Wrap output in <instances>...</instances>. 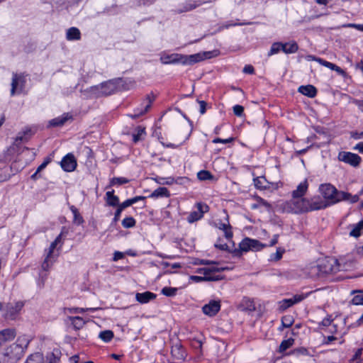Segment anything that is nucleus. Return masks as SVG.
Returning a JSON list of instances; mask_svg holds the SVG:
<instances>
[{
	"label": "nucleus",
	"mask_w": 363,
	"mask_h": 363,
	"mask_svg": "<svg viewBox=\"0 0 363 363\" xmlns=\"http://www.w3.org/2000/svg\"><path fill=\"white\" fill-rule=\"evenodd\" d=\"M32 339L30 335H18L16 342L6 347L1 353L0 363H16L23 356Z\"/></svg>",
	"instance_id": "1"
},
{
	"label": "nucleus",
	"mask_w": 363,
	"mask_h": 363,
	"mask_svg": "<svg viewBox=\"0 0 363 363\" xmlns=\"http://www.w3.org/2000/svg\"><path fill=\"white\" fill-rule=\"evenodd\" d=\"M318 191L323 197V200L328 206L335 204L342 201L354 203L358 201L359 196L352 195L350 193L338 191L333 185L325 183L319 186Z\"/></svg>",
	"instance_id": "2"
},
{
	"label": "nucleus",
	"mask_w": 363,
	"mask_h": 363,
	"mask_svg": "<svg viewBox=\"0 0 363 363\" xmlns=\"http://www.w3.org/2000/svg\"><path fill=\"white\" fill-rule=\"evenodd\" d=\"M25 305L23 301H14L7 303H0V311L4 318L16 320Z\"/></svg>",
	"instance_id": "3"
},
{
	"label": "nucleus",
	"mask_w": 363,
	"mask_h": 363,
	"mask_svg": "<svg viewBox=\"0 0 363 363\" xmlns=\"http://www.w3.org/2000/svg\"><path fill=\"white\" fill-rule=\"evenodd\" d=\"M322 277L339 271V263L334 257H324L318 259Z\"/></svg>",
	"instance_id": "4"
},
{
	"label": "nucleus",
	"mask_w": 363,
	"mask_h": 363,
	"mask_svg": "<svg viewBox=\"0 0 363 363\" xmlns=\"http://www.w3.org/2000/svg\"><path fill=\"white\" fill-rule=\"evenodd\" d=\"M26 83V76L23 73H13L11 83V96L23 92Z\"/></svg>",
	"instance_id": "5"
},
{
	"label": "nucleus",
	"mask_w": 363,
	"mask_h": 363,
	"mask_svg": "<svg viewBox=\"0 0 363 363\" xmlns=\"http://www.w3.org/2000/svg\"><path fill=\"white\" fill-rule=\"evenodd\" d=\"M116 86L112 81H108L104 83H101L99 85L92 86L91 91L93 95L96 97H100L102 96H108L115 92Z\"/></svg>",
	"instance_id": "6"
},
{
	"label": "nucleus",
	"mask_w": 363,
	"mask_h": 363,
	"mask_svg": "<svg viewBox=\"0 0 363 363\" xmlns=\"http://www.w3.org/2000/svg\"><path fill=\"white\" fill-rule=\"evenodd\" d=\"M61 240L62 234L60 233L50 244V247L46 252L45 260L42 264V268L43 270L48 271L55 261V255H54V251L57 246L61 243Z\"/></svg>",
	"instance_id": "7"
},
{
	"label": "nucleus",
	"mask_w": 363,
	"mask_h": 363,
	"mask_svg": "<svg viewBox=\"0 0 363 363\" xmlns=\"http://www.w3.org/2000/svg\"><path fill=\"white\" fill-rule=\"evenodd\" d=\"M266 247L267 245L250 238H244L239 244V248L242 252L259 251Z\"/></svg>",
	"instance_id": "8"
},
{
	"label": "nucleus",
	"mask_w": 363,
	"mask_h": 363,
	"mask_svg": "<svg viewBox=\"0 0 363 363\" xmlns=\"http://www.w3.org/2000/svg\"><path fill=\"white\" fill-rule=\"evenodd\" d=\"M307 198L293 199L289 203L290 208L294 213H301L309 211V206Z\"/></svg>",
	"instance_id": "9"
},
{
	"label": "nucleus",
	"mask_w": 363,
	"mask_h": 363,
	"mask_svg": "<svg viewBox=\"0 0 363 363\" xmlns=\"http://www.w3.org/2000/svg\"><path fill=\"white\" fill-rule=\"evenodd\" d=\"M311 292L308 294H296L289 298H285L279 302V307L281 311H284L293 305L298 303L305 299Z\"/></svg>",
	"instance_id": "10"
},
{
	"label": "nucleus",
	"mask_w": 363,
	"mask_h": 363,
	"mask_svg": "<svg viewBox=\"0 0 363 363\" xmlns=\"http://www.w3.org/2000/svg\"><path fill=\"white\" fill-rule=\"evenodd\" d=\"M196 206V211H191L186 218L189 223H193L201 219L203 214L208 211V206L206 204L198 203Z\"/></svg>",
	"instance_id": "11"
},
{
	"label": "nucleus",
	"mask_w": 363,
	"mask_h": 363,
	"mask_svg": "<svg viewBox=\"0 0 363 363\" xmlns=\"http://www.w3.org/2000/svg\"><path fill=\"white\" fill-rule=\"evenodd\" d=\"M221 304L219 299L211 300L202 307V312L207 316H215L220 310Z\"/></svg>",
	"instance_id": "12"
},
{
	"label": "nucleus",
	"mask_w": 363,
	"mask_h": 363,
	"mask_svg": "<svg viewBox=\"0 0 363 363\" xmlns=\"http://www.w3.org/2000/svg\"><path fill=\"white\" fill-rule=\"evenodd\" d=\"M338 160L353 167H357L361 162V157L357 154L350 152H340Z\"/></svg>",
	"instance_id": "13"
},
{
	"label": "nucleus",
	"mask_w": 363,
	"mask_h": 363,
	"mask_svg": "<svg viewBox=\"0 0 363 363\" xmlns=\"http://www.w3.org/2000/svg\"><path fill=\"white\" fill-rule=\"evenodd\" d=\"M77 165V160L72 153H67L60 162L62 169L67 172H72L75 170Z\"/></svg>",
	"instance_id": "14"
},
{
	"label": "nucleus",
	"mask_w": 363,
	"mask_h": 363,
	"mask_svg": "<svg viewBox=\"0 0 363 363\" xmlns=\"http://www.w3.org/2000/svg\"><path fill=\"white\" fill-rule=\"evenodd\" d=\"M211 56V52H202L191 55H184L183 65H193L206 59H209Z\"/></svg>",
	"instance_id": "15"
},
{
	"label": "nucleus",
	"mask_w": 363,
	"mask_h": 363,
	"mask_svg": "<svg viewBox=\"0 0 363 363\" xmlns=\"http://www.w3.org/2000/svg\"><path fill=\"white\" fill-rule=\"evenodd\" d=\"M303 274L311 278L321 277L318 259L307 264L303 269Z\"/></svg>",
	"instance_id": "16"
},
{
	"label": "nucleus",
	"mask_w": 363,
	"mask_h": 363,
	"mask_svg": "<svg viewBox=\"0 0 363 363\" xmlns=\"http://www.w3.org/2000/svg\"><path fill=\"white\" fill-rule=\"evenodd\" d=\"M184 55L178 53H162L160 56V61L162 64H182Z\"/></svg>",
	"instance_id": "17"
},
{
	"label": "nucleus",
	"mask_w": 363,
	"mask_h": 363,
	"mask_svg": "<svg viewBox=\"0 0 363 363\" xmlns=\"http://www.w3.org/2000/svg\"><path fill=\"white\" fill-rule=\"evenodd\" d=\"M309 211H318L327 208L328 203H327L323 199L318 196H313L311 199H308Z\"/></svg>",
	"instance_id": "18"
},
{
	"label": "nucleus",
	"mask_w": 363,
	"mask_h": 363,
	"mask_svg": "<svg viewBox=\"0 0 363 363\" xmlns=\"http://www.w3.org/2000/svg\"><path fill=\"white\" fill-rule=\"evenodd\" d=\"M66 321L70 323L74 330H79L84 326L87 320L80 316L68 315Z\"/></svg>",
	"instance_id": "19"
},
{
	"label": "nucleus",
	"mask_w": 363,
	"mask_h": 363,
	"mask_svg": "<svg viewBox=\"0 0 363 363\" xmlns=\"http://www.w3.org/2000/svg\"><path fill=\"white\" fill-rule=\"evenodd\" d=\"M152 105V101L151 99L147 97L145 99V100L141 104V106L139 108H137L134 111V113L130 115V116L133 118H136L140 117V116L143 115L146 112L148 111L150 106Z\"/></svg>",
	"instance_id": "20"
},
{
	"label": "nucleus",
	"mask_w": 363,
	"mask_h": 363,
	"mask_svg": "<svg viewBox=\"0 0 363 363\" xmlns=\"http://www.w3.org/2000/svg\"><path fill=\"white\" fill-rule=\"evenodd\" d=\"M308 189V183L307 179H304L296 187L295 190L292 191V197L293 199H298L303 197Z\"/></svg>",
	"instance_id": "21"
},
{
	"label": "nucleus",
	"mask_w": 363,
	"mask_h": 363,
	"mask_svg": "<svg viewBox=\"0 0 363 363\" xmlns=\"http://www.w3.org/2000/svg\"><path fill=\"white\" fill-rule=\"evenodd\" d=\"M16 337V331L8 328L0 331V347L9 341H11Z\"/></svg>",
	"instance_id": "22"
},
{
	"label": "nucleus",
	"mask_w": 363,
	"mask_h": 363,
	"mask_svg": "<svg viewBox=\"0 0 363 363\" xmlns=\"http://www.w3.org/2000/svg\"><path fill=\"white\" fill-rule=\"evenodd\" d=\"M350 230L349 235L355 238H359L363 230V220L357 223L350 224L347 226Z\"/></svg>",
	"instance_id": "23"
},
{
	"label": "nucleus",
	"mask_w": 363,
	"mask_h": 363,
	"mask_svg": "<svg viewBox=\"0 0 363 363\" xmlns=\"http://www.w3.org/2000/svg\"><path fill=\"white\" fill-rule=\"evenodd\" d=\"M223 268H218L215 267H201L197 269L196 272L202 274L203 275V277H220V275L216 274V272L223 271Z\"/></svg>",
	"instance_id": "24"
},
{
	"label": "nucleus",
	"mask_w": 363,
	"mask_h": 363,
	"mask_svg": "<svg viewBox=\"0 0 363 363\" xmlns=\"http://www.w3.org/2000/svg\"><path fill=\"white\" fill-rule=\"evenodd\" d=\"M156 294L150 292L145 291L143 293H137L135 294V299L137 301L142 304L147 303L152 300H154L156 298Z\"/></svg>",
	"instance_id": "25"
},
{
	"label": "nucleus",
	"mask_w": 363,
	"mask_h": 363,
	"mask_svg": "<svg viewBox=\"0 0 363 363\" xmlns=\"http://www.w3.org/2000/svg\"><path fill=\"white\" fill-rule=\"evenodd\" d=\"M72 118V116L68 113H63L62 116H60L57 118H55L52 120H50L48 123L50 126L52 127H58L63 125L68 120Z\"/></svg>",
	"instance_id": "26"
},
{
	"label": "nucleus",
	"mask_w": 363,
	"mask_h": 363,
	"mask_svg": "<svg viewBox=\"0 0 363 363\" xmlns=\"http://www.w3.org/2000/svg\"><path fill=\"white\" fill-rule=\"evenodd\" d=\"M106 203L108 206L118 207L119 204V198L114 195V191H108L106 193Z\"/></svg>",
	"instance_id": "27"
},
{
	"label": "nucleus",
	"mask_w": 363,
	"mask_h": 363,
	"mask_svg": "<svg viewBox=\"0 0 363 363\" xmlns=\"http://www.w3.org/2000/svg\"><path fill=\"white\" fill-rule=\"evenodd\" d=\"M298 91L306 96L313 98L317 94V90L313 85L301 86L298 88Z\"/></svg>",
	"instance_id": "28"
},
{
	"label": "nucleus",
	"mask_w": 363,
	"mask_h": 363,
	"mask_svg": "<svg viewBox=\"0 0 363 363\" xmlns=\"http://www.w3.org/2000/svg\"><path fill=\"white\" fill-rule=\"evenodd\" d=\"M66 38L67 40H79L81 38L80 30L76 27H72L67 30Z\"/></svg>",
	"instance_id": "29"
},
{
	"label": "nucleus",
	"mask_w": 363,
	"mask_h": 363,
	"mask_svg": "<svg viewBox=\"0 0 363 363\" xmlns=\"http://www.w3.org/2000/svg\"><path fill=\"white\" fill-rule=\"evenodd\" d=\"M216 227L224 232L225 236L228 240H230L233 237V232L231 230V226L227 220L226 223L219 222L217 223Z\"/></svg>",
	"instance_id": "30"
},
{
	"label": "nucleus",
	"mask_w": 363,
	"mask_h": 363,
	"mask_svg": "<svg viewBox=\"0 0 363 363\" xmlns=\"http://www.w3.org/2000/svg\"><path fill=\"white\" fill-rule=\"evenodd\" d=\"M298 49V44L294 40L289 43H282V51L286 54L295 53Z\"/></svg>",
	"instance_id": "31"
},
{
	"label": "nucleus",
	"mask_w": 363,
	"mask_h": 363,
	"mask_svg": "<svg viewBox=\"0 0 363 363\" xmlns=\"http://www.w3.org/2000/svg\"><path fill=\"white\" fill-rule=\"evenodd\" d=\"M170 196L169 190L166 187H159L156 189L150 195V198L169 197Z\"/></svg>",
	"instance_id": "32"
},
{
	"label": "nucleus",
	"mask_w": 363,
	"mask_h": 363,
	"mask_svg": "<svg viewBox=\"0 0 363 363\" xmlns=\"http://www.w3.org/2000/svg\"><path fill=\"white\" fill-rule=\"evenodd\" d=\"M189 279L196 283L201 281H218L220 279V277H201V276H190Z\"/></svg>",
	"instance_id": "33"
},
{
	"label": "nucleus",
	"mask_w": 363,
	"mask_h": 363,
	"mask_svg": "<svg viewBox=\"0 0 363 363\" xmlns=\"http://www.w3.org/2000/svg\"><path fill=\"white\" fill-rule=\"evenodd\" d=\"M69 208H70L71 212L73 214L74 223L77 225L82 224L84 223V219H83L82 216L80 215L78 209L74 206H71Z\"/></svg>",
	"instance_id": "34"
},
{
	"label": "nucleus",
	"mask_w": 363,
	"mask_h": 363,
	"mask_svg": "<svg viewBox=\"0 0 363 363\" xmlns=\"http://www.w3.org/2000/svg\"><path fill=\"white\" fill-rule=\"evenodd\" d=\"M172 353L178 359H184L185 356L184 350L180 345H176L172 348Z\"/></svg>",
	"instance_id": "35"
},
{
	"label": "nucleus",
	"mask_w": 363,
	"mask_h": 363,
	"mask_svg": "<svg viewBox=\"0 0 363 363\" xmlns=\"http://www.w3.org/2000/svg\"><path fill=\"white\" fill-rule=\"evenodd\" d=\"M352 293L354 294V295L352 299V303L357 306L363 305V291H357Z\"/></svg>",
	"instance_id": "36"
},
{
	"label": "nucleus",
	"mask_w": 363,
	"mask_h": 363,
	"mask_svg": "<svg viewBox=\"0 0 363 363\" xmlns=\"http://www.w3.org/2000/svg\"><path fill=\"white\" fill-rule=\"evenodd\" d=\"M99 337L104 342H108L113 337V333L109 330H104L99 333Z\"/></svg>",
	"instance_id": "37"
},
{
	"label": "nucleus",
	"mask_w": 363,
	"mask_h": 363,
	"mask_svg": "<svg viewBox=\"0 0 363 363\" xmlns=\"http://www.w3.org/2000/svg\"><path fill=\"white\" fill-rule=\"evenodd\" d=\"M294 343V340L293 338H289L287 340H283L279 345V352H284L287 349L290 348Z\"/></svg>",
	"instance_id": "38"
},
{
	"label": "nucleus",
	"mask_w": 363,
	"mask_h": 363,
	"mask_svg": "<svg viewBox=\"0 0 363 363\" xmlns=\"http://www.w3.org/2000/svg\"><path fill=\"white\" fill-rule=\"evenodd\" d=\"M200 5H201L200 2L198 3L196 1L191 0V1H189L185 3L184 9H182L180 11L181 12L189 11H191V10L196 9L197 6H199Z\"/></svg>",
	"instance_id": "39"
},
{
	"label": "nucleus",
	"mask_w": 363,
	"mask_h": 363,
	"mask_svg": "<svg viewBox=\"0 0 363 363\" xmlns=\"http://www.w3.org/2000/svg\"><path fill=\"white\" fill-rule=\"evenodd\" d=\"M285 250L284 249L280 247L277 248L276 252L270 255L269 260L271 262H277L280 260Z\"/></svg>",
	"instance_id": "40"
},
{
	"label": "nucleus",
	"mask_w": 363,
	"mask_h": 363,
	"mask_svg": "<svg viewBox=\"0 0 363 363\" xmlns=\"http://www.w3.org/2000/svg\"><path fill=\"white\" fill-rule=\"evenodd\" d=\"M24 363H43V357L38 353L31 354Z\"/></svg>",
	"instance_id": "41"
},
{
	"label": "nucleus",
	"mask_w": 363,
	"mask_h": 363,
	"mask_svg": "<svg viewBox=\"0 0 363 363\" xmlns=\"http://www.w3.org/2000/svg\"><path fill=\"white\" fill-rule=\"evenodd\" d=\"M282 50V43L279 42L274 43L267 54L268 57L277 54L280 50Z\"/></svg>",
	"instance_id": "42"
},
{
	"label": "nucleus",
	"mask_w": 363,
	"mask_h": 363,
	"mask_svg": "<svg viewBox=\"0 0 363 363\" xmlns=\"http://www.w3.org/2000/svg\"><path fill=\"white\" fill-rule=\"evenodd\" d=\"M128 182V179L125 177H113L111 179L110 184L111 186H119L127 184Z\"/></svg>",
	"instance_id": "43"
},
{
	"label": "nucleus",
	"mask_w": 363,
	"mask_h": 363,
	"mask_svg": "<svg viewBox=\"0 0 363 363\" xmlns=\"http://www.w3.org/2000/svg\"><path fill=\"white\" fill-rule=\"evenodd\" d=\"M177 288L164 287L162 289L161 293L166 296L171 297V296H174L177 294Z\"/></svg>",
	"instance_id": "44"
},
{
	"label": "nucleus",
	"mask_w": 363,
	"mask_h": 363,
	"mask_svg": "<svg viewBox=\"0 0 363 363\" xmlns=\"http://www.w3.org/2000/svg\"><path fill=\"white\" fill-rule=\"evenodd\" d=\"M135 225V220L133 217H126L122 220V225L125 228H133Z\"/></svg>",
	"instance_id": "45"
},
{
	"label": "nucleus",
	"mask_w": 363,
	"mask_h": 363,
	"mask_svg": "<svg viewBox=\"0 0 363 363\" xmlns=\"http://www.w3.org/2000/svg\"><path fill=\"white\" fill-rule=\"evenodd\" d=\"M294 323V318L291 315H285L281 318V326L283 328H289Z\"/></svg>",
	"instance_id": "46"
},
{
	"label": "nucleus",
	"mask_w": 363,
	"mask_h": 363,
	"mask_svg": "<svg viewBox=\"0 0 363 363\" xmlns=\"http://www.w3.org/2000/svg\"><path fill=\"white\" fill-rule=\"evenodd\" d=\"M197 177L199 180L204 181L211 179L212 178V175L208 171L201 170L197 173Z\"/></svg>",
	"instance_id": "47"
},
{
	"label": "nucleus",
	"mask_w": 363,
	"mask_h": 363,
	"mask_svg": "<svg viewBox=\"0 0 363 363\" xmlns=\"http://www.w3.org/2000/svg\"><path fill=\"white\" fill-rule=\"evenodd\" d=\"M313 59L317 62H318L320 65L325 67H328L330 69L333 70V68L335 67V66L336 65L332 63V62H328L323 59H321V58H318V57H313Z\"/></svg>",
	"instance_id": "48"
},
{
	"label": "nucleus",
	"mask_w": 363,
	"mask_h": 363,
	"mask_svg": "<svg viewBox=\"0 0 363 363\" xmlns=\"http://www.w3.org/2000/svg\"><path fill=\"white\" fill-rule=\"evenodd\" d=\"M242 303L245 306V309L246 310L252 311L255 308L253 301L248 298H243Z\"/></svg>",
	"instance_id": "49"
},
{
	"label": "nucleus",
	"mask_w": 363,
	"mask_h": 363,
	"mask_svg": "<svg viewBox=\"0 0 363 363\" xmlns=\"http://www.w3.org/2000/svg\"><path fill=\"white\" fill-rule=\"evenodd\" d=\"M136 131H137V133L136 134H133V141L135 143H136L138 140H140V138H141V136L145 135V128H143L142 127H138L137 129H136Z\"/></svg>",
	"instance_id": "50"
},
{
	"label": "nucleus",
	"mask_w": 363,
	"mask_h": 363,
	"mask_svg": "<svg viewBox=\"0 0 363 363\" xmlns=\"http://www.w3.org/2000/svg\"><path fill=\"white\" fill-rule=\"evenodd\" d=\"M84 312H85L84 308L72 307V308H67L65 309V313H69V314L83 313Z\"/></svg>",
	"instance_id": "51"
},
{
	"label": "nucleus",
	"mask_w": 363,
	"mask_h": 363,
	"mask_svg": "<svg viewBox=\"0 0 363 363\" xmlns=\"http://www.w3.org/2000/svg\"><path fill=\"white\" fill-rule=\"evenodd\" d=\"M254 184L257 189L265 187V179L264 177H257L254 179Z\"/></svg>",
	"instance_id": "52"
},
{
	"label": "nucleus",
	"mask_w": 363,
	"mask_h": 363,
	"mask_svg": "<svg viewBox=\"0 0 363 363\" xmlns=\"http://www.w3.org/2000/svg\"><path fill=\"white\" fill-rule=\"evenodd\" d=\"M9 178L8 169L6 167L0 168V182L6 181Z\"/></svg>",
	"instance_id": "53"
},
{
	"label": "nucleus",
	"mask_w": 363,
	"mask_h": 363,
	"mask_svg": "<svg viewBox=\"0 0 363 363\" xmlns=\"http://www.w3.org/2000/svg\"><path fill=\"white\" fill-rule=\"evenodd\" d=\"M233 113L237 116H242L244 112V108L240 105H235L233 108Z\"/></svg>",
	"instance_id": "54"
},
{
	"label": "nucleus",
	"mask_w": 363,
	"mask_h": 363,
	"mask_svg": "<svg viewBox=\"0 0 363 363\" xmlns=\"http://www.w3.org/2000/svg\"><path fill=\"white\" fill-rule=\"evenodd\" d=\"M257 205H253L252 206V208H256L257 206H264L267 209H269L271 206L264 199L259 198L258 200H257Z\"/></svg>",
	"instance_id": "55"
},
{
	"label": "nucleus",
	"mask_w": 363,
	"mask_h": 363,
	"mask_svg": "<svg viewBox=\"0 0 363 363\" xmlns=\"http://www.w3.org/2000/svg\"><path fill=\"white\" fill-rule=\"evenodd\" d=\"M233 140H234L233 138H228L226 139H221V138H215L214 140H213V143L227 144V143H230L233 142Z\"/></svg>",
	"instance_id": "56"
},
{
	"label": "nucleus",
	"mask_w": 363,
	"mask_h": 363,
	"mask_svg": "<svg viewBox=\"0 0 363 363\" xmlns=\"http://www.w3.org/2000/svg\"><path fill=\"white\" fill-rule=\"evenodd\" d=\"M347 28H353L357 29V30L363 32V24H357V23H348L343 26Z\"/></svg>",
	"instance_id": "57"
},
{
	"label": "nucleus",
	"mask_w": 363,
	"mask_h": 363,
	"mask_svg": "<svg viewBox=\"0 0 363 363\" xmlns=\"http://www.w3.org/2000/svg\"><path fill=\"white\" fill-rule=\"evenodd\" d=\"M237 25H242V23H226L219 26L218 30H216V32H220V31H221L223 29H228V28H229L231 26H235Z\"/></svg>",
	"instance_id": "58"
},
{
	"label": "nucleus",
	"mask_w": 363,
	"mask_h": 363,
	"mask_svg": "<svg viewBox=\"0 0 363 363\" xmlns=\"http://www.w3.org/2000/svg\"><path fill=\"white\" fill-rule=\"evenodd\" d=\"M337 339V338L333 335H329L324 337L323 343L325 345H331L333 342Z\"/></svg>",
	"instance_id": "59"
},
{
	"label": "nucleus",
	"mask_w": 363,
	"mask_h": 363,
	"mask_svg": "<svg viewBox=\"0 0 363 363\" xmlns=\"http://www.w3.org/2000/svg\"><path fill=\"white\" fill-rule=\"evenodd\" d=\"M50 162V158H46L44 160V162L38 167L37 172H40L43 169H44Z\"/></svg>",
	"instance_id": "60"
},
{
	"label": "nucleus",
	"mask_w": 363,
	"mask_h": 363,
	"mask_svg": "<svg viewBox=\"0 0 363 363\" xmlns=\"http://www.w3.org/2000/svg\"><path fill=\"white\" fill-rule=\"evenodd\" d=\"M124 257V254L121 252H119V251H116L114 253H113V260L114 262H116L119 259H121Z\"/></svg>",
	"instance_id": "61"
},
{
	"label": "nucleus",
	"mask_w": 363,
	"mask_h": 363,
	"mask_svg": "<svg viewBox=\"0 0 363 363\" xmlns=\"http://www.w3.org/2000/svg\"><path fill=\"white\" fill-rule=\"evenodd\" d=\"M131 205H132V203L130 201V199H129L125 200L123 203H119L118 207L123 211L125 208L130 206Z\"/></svg>",
	"instance_id": "62"
},
{
	"label": "nucleus",
	"mask_w": 363,
	"mask_h": 363,
	"mask_svg": "<svg viewBox=\"0 0 363 363\" xmlns=\"http://www.w3.org/2000/svg\"><path fill=\"white\" fill-rule=\"evenodd\" d=\"M362 354V349L359 348V349L357 350L354 354L353 355L352 361H357V359H362L361 357Z\"/></svg>",
	"instance_id": "63"
},
{
	"label": "nucleus",
	"mask_w": 363,
	"mask_h": 363,
	"mask_svg": "<svg viewBox=\"0 0 363 363\" xmlns=\"http://www.w3.org/2000/svg\"><path fill=\"white\" fill-rule=\"evenodd\" d=\"M254 72H255L254 67L250 65H245L243 68L244 73L251 74H253Z\"/></svg>",
	"instance_id": "64"
}]
</instances>
